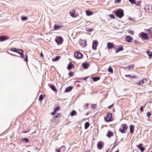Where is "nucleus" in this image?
Masks as SVG:
<instances>
[{
    "label": "nucleus",
    "mask_w": 152,
    "mask_h": 152,
    "mask_svg": "<svg viewBox=\"0 0 152 152\" xmlns=\"http://www.w3.org/2000/svg\"><path fill=\"white\" fill-rule=\"evenodd\" d=\"M115 13L117 17L121 18L124 16V11L122 9H119L116 10Z\"/></svg>",
    "instance_id": "1"
},
{
    "label": "nucleus",
    "mask_w": 152,
    "mask_h": 152,
    "mask_svg": "<svg viewBox=\"0 0 152 152\" xmlns=\"http://www.w3.org/2000/svg\"><path fill=\"white\" fill-rule=\"evenodd\" d=\"M104 119L106 121L109 122L113 121L112 115L111 113H108L106 116L104 118Z\"/></svg>",
    "instance_id": "2"
},
{
    "label": "nucleus",
    "mask_w": 152,
    "mask_h": 152,
    "mask_svg": "<svg viewBox=\"0 0 152 152\" xmlns=\"http://www.w3.org/2000/svg\"><path fill=\"white\" fill-rule=\"evenodd\" d=\"M122 129L120 128L119 129V130L121 133H124L126 132V131L128 128V126L126 124H124L122 125Z\"/></svg>",
    "instance_id": "3"
},
{
    "label": "nucleus",
    "mask_w": 152,
    "mask_h": 152,
    "mask_svg": "<svg viewBox=\"0 0 152 152\" xmlns=\"http://www.w3.org/2000/svg\"><path fill=\"white\" fill-rule=\"evenodd\" d=\"M74 56L77 59L81 58L83 56V54L79 51H77L75 52Z\"/></svg>",
    "instance_id": "4"
},
{
    "label": "nucleus",
    "mask_w": 152,
    "mask_h": 152,
    "mask_svg": "<svg viewBox=\"0 0 152 152\" xmlns=\"http://www.w3.org/2000/svg\"><path fill=\"white\" fill-rule=\"evenodd\" d=\"M107 48L108 49H110L112 48H115L114 44L113 43L110 42H108L107 44Z\"/></svg>",
    "instance_id": "5"
},
{
    "label": "nucleus",
    "mask_w": 152,
    "mask_h": 152,
    "mask_svg": "<svg viewBox=\"0 0 152 152\" xmlns=\"http://www.w3.org/2000/svg\"><path fill=\"white\" fill-rule=\"evenodd\" d=\"M63 39L62 37H58L56 39V42L58 45L61 44L62 42Z\"/></svg>",
    "instance_id": "6"
},
{
    "label": "nucleus",
    "mask_w": 152,
    "mask_h": 152,
    "mask_svg": "<svg viewBox=\"0 0 152 152\" xmlns=\"http://www.w3.org/2000/svg\"><path fill=\"white\" fill-rule=\"evenodd\" d=\"M98 44V42L97 41H93V45L92 46V48L94 50H96L97 46Z\"/></svg>",
    "instance_id": "7"
},
{
    "label": "nucleus",
    "mask_w": 152,
    "mask_h": 152,
    "mask_svg": "<svg viewBox=\"0 0 152 152\" xmlns=\"http://www.w3.org/2000/svg\"><path fill=\"white\" fill-rule=\"evenodd\" d=\"M125 40L129 42H131L133 40V37L130 36H127L125 37Z\"/></svg>",
    "instance_id": "8"
},
{
    "label": "nucleus",
    "mask_w": 152,
    "mask_h": 152,
    "mask_svg": "<svg viewBox=\"0 0 152 152\" xmlns=\"http://www.w3.org/2000/svg\"><path fill=\"white\" fill-rule=\"evenodd\" d=\"M142 144L141 143L137 146V147L141 151V152H143L145 150V148L142 146Z\"/></svg>",
    "instance_id": "9"
},
{
    "label": "nucleus",
    "mask_w": 152,
    "mask_h": 152,
    "mask_svg": "<svg viewBox=\"0 0 152 152\" xmlns=\"http://www.w3.org/2000/svg\"><path fill=\"white\" fill-rule=\"evenodd\" d=\"M89 65V64L86 62H84L82 64L83 66L85 69H87L88 68Z\"/></svg>",
    "instance_id": "10"
},
{
    "label": "nucleus",
    "mask_w": 152,
    "mask_h": 152,
    "mask_svg": "<svg viewBox=\"0 0 152 152\" xmlns=\"http://www.w3.org/2000/svg\"><path fill=\"white\" fill-rule=\"evenodd\" d=\"M141 36L144 39H147L148 38V34L144 32H142L141 34Z\"/></svg>",
    "instance_id": "11"
},
{
    "label": "nucleus",
    "mask_w": 152,
    "mask_h": 152,
    "mask_svg": "<svg viewBox=\"0 0 152 152\" xmlns=\"http://www.w3.org/2000/svg\"><path fill=\"white\" fill-rule=\"evenodd\" d=\"M8 39V37L7 36H2L0 37V41H3L7 39Z\"/></svg>",
    "instance_id": "12"
},
{
    "label": "nucleus",
    "mask_w": 152,
    "mask_h": 152,
    "mask_svg": "<svg viewBox=\"0 0 152 152\" xmlns=\"http://www.w3.org/2000/svg\"><path fill=\"white\" fill-rule=\"evenodd\" d=\"M116 51L115 52V53H117L118 52L124 50L123 46H121L119 48H116L115 49Z\"/></svg>",
    "instance_id": "13"
},
{
    "label": "nucleus",
    "mask_w": 152,
    "mask_h": 152,
    "mask_svg": "<svg viewBox=\"0 0 152 152\" xmlns=\"http://www.w3.org/2000/svg\"><path fill=\"white\" fill-rule=\"evenodd\" d=\"M97 145L99 149H101L103 146L102 142V141L99 142L97 143Z\"/></svg>",
    "instance_id": "14"
},
{
    "label": "nucleus",
    "mask_w": 152,
    "mask_h": 152,
    "mask_svg": "<svg viewBox=\"0 0 152 152\" xmlns=\"http://www.w3.org/2000/svg\"><path fill=\"white\" fill-rule=\"evenodd\" d=\"M80 44L82 46L85 47L87 45V43L86 41L81 40L80 42Z\"/></svg>",
    "instance_id": "15"
},
{
    "label": "nucleus",
    "mask_w": 152,
    "mask_h": 152,
    "mask_svg": "<svg viewBox=\"0 0 152 152\" xmlns=\"http://www.w3.org/2000/svg\"><path fill=\"white\" fill-rule=\"evenodd\" d=\"M73 87L72 86H70L67 87L65 90V92H68L70 91L72 89Z\"/></svg>",
    "instance_id": "16"
},
{
    "label": "nucleus",
    "mask_w": 152,
    "mask_h": 152,
    "mask_svg": "<svg viewBox=\"0 0 152 152\" xmlns=\"http://www.w3.org/2000/svg\"><path fill=\"white\" fill-rule=\"evenodd\" d=\"M134 126L132 125L130 126V131L131 134H133L134 132Z\"/></svg>",
    "instance_id": "17"
},
{
    "label": "nucleus",
    "mask_w": 152,
    "mask_h": 152,
    "mask_svg": "<svg viewBox=\"0 0 152 152\" xmlns=\"http://www.w3.org/2000/svg\"><path fill=\"white\" fill-rule=\"evenodd\" d=\"M74 66V65L72 64L71 62H70L68 65L67 69L69 70L70 69H72Z\"/></svg>",
    "instance_id": "18"
},
{
    "label": "nucleus",
    "mask_w": 152,
    "mask_h": 152,
    "mask_svg": "<svg viewBox=\"0 0 152 152\" xmlns=\"http://www.w3.org/2000/svg\"><path fill=\"white\" fill-rule=\"evenodd\" d=\"M146 53L148 55L149 58H152V52H151L149 50H148L147 51Z\"/></svg>",
    "instance_id": "19"
},
{
    "label": "nucleus",
    "mask_w": 152,
    "mask_h": 152,
    "mask_svg": "<svg viewBox=\"0 0 152 152\" xmlns=\"http://www.w3.org/2000/svg\"><path fill=\"white\" fill-rule=\"evenodd\" d=\"M91 79H93L94 82H96L99 80L100 79V77H91Z\"/></svg>",
    "instance_id": "20"
},
{
    "label": "nucleus",
    "mask_w": 152,
    "mask_h": 152,
    "mask_svg": "<svg viewBox=\"0 0 152 152\" xmlns=\"http://www.w3.org/2000/svg\"><path fill=\"white\" fill-rule=\"evenodd\" d=\"M62 27L61 26L57 25L56 24H55L54 26V29L56 30H58Z\"/></svg>",
    "instance_id": "21"
},
{
    "label": "nucleus",
    "mask_w": 152,
    "mask_h": 152,
    "mask_svg": "<svg viewBox=\"0 0 152 152\" xmlns=\"http://www.w3.org/2000/svg\"><path fill=\"white\" fill-rule=\"evenodd\" d=\"M113 135V132H111L110 131H108L107 134V136L109 137H111Z\"/></svg>",
    "instance_id": "22"
},
{
    "label": "nucleus",
    "mask_w": 152,
    "mask_h": 152,
    "mask_svg": "<svg viewBox=\"0 0 152 152\" xmlns=\"http://www.w3.org/2000/svg\"><path fill=\"white\" fill-rule=\"evenodd\" d=\"M50 88L53 91H54L55 92H56L57 91V90L56 88L53 85H51L50 86Z\"/></svg>",
    "instance_id": "23"
},
{
    "label": "nucleus",
    "mask_w": 152,
    "mask_h": 152,
    "mask_svg": "<svg viewBox=\"0 0 152 152\" xmlns=\"http://www.w3.org/2000/svg\"><path fill=\"white\" fill-rule=\"evenodd\" d=\"M17 52H16L19 53L20 55H21L23 53V51L22 49H17Z\"/></svg>",
    "instance_id": "24"
},
{
    "label": "nucleus",
    "mask_w": 152,
    "mask_h": 152,
    "mask_svg": "<svg viewBox=\"0 0 152 152\" xmlns=\"http://www.w3.org/2000/svg\"><path fill=\"white\" fill-rule=\"evenodd\" d=\"M86 13L87 16H90L93 14V13L89 10H86Z\"/></svg>",
    "instance_id": "25"
},
{
    "label": "nucleus",
    "mask_w": 152,
    "mask_h": 152,
    "mask_svg": "<svg viewBox=\"0 0 152 152\" xmlns=\"http://www.w3.org/2000/svg\"><path fill=\"white\" fill-rule=\"evenodd\" d=\"M60 58V56H56L55 57V58H53L52 59V60L53 61H57Z\"/></svg>",
    "instance_id": "26"
},
{
    "label": "nucleus",
    "mask_w": 152,
    "mask_h": 152,
    "mask_svg": "<svg viewBox=\"0 0 152 152\" xmlns=\"http://www.w3.org/2000/svg\"><path fill=\"white\" fill-rule=\"evenodd\" d=\"M84 126H85V129H87L89 126V122H86Z\"/></svg>",
    "instance_id": "27"
},
{
    "label": "nucleus",
    "mask_w": 152,
    "mask_h": 152,
    "mask_svg": "<svg viewBox=\"0 0 152 152\" xmlns=\"http://www.w3.org/2000/svg\"><path fill=\"white\" fill-rule=\"evenodd\" d=\"M125 76L126 77H128L130 79L131 78H135L136 77V76H131L130 75H126Z\"/></svg>",
    "instance_id": "28"
},
{
    "label": "nucleus",
    "mask_w": 152,
    "mask_h": 152,
    "mask_svg": "<svg viewBox=\"0 0 152 152\" xmlns=\"http://www.w3.org/2000/svg\"><path fill=\"white\" fill-rule=\"evenodd\" d=\"M75 10H72L70 12V14L73 17H75V15L74 14V13L75 12Z\"/></svg>",
    "instance_id": "29"
},
{
    "label": "nucleus",
    "mask_w": 152,
    "mask_h": 152,
    "mask_svg": "<svg viewBox=\"0 0 152 152\" xmlns=\"http://www.w3.org/2000/svg\"><path fill=\"white\" fill-rule=\"evenodd\" d=\"M77 113L76 111L75 110H73L71 113L70 114L71 116H73L75 115V114H76Z\"/></svg>",
    "instance_id": "30"
},
{
    "label": "nucleus",
    "mask_w": 152,
    "mask_h": 152,
    "mask_svg": "<svg viewBox=\"0 0 152 152\" xmlns=\"http://www.w3.org/2000/svg\"><path fill=\"white\" fill-rule=\"evenodd\" d=\"M44 98V96H43L42 94H41L39 96V101H42V100Z\"/></svg>",
    "instance_id": "31"
},
{
    "label": "nucleus",
    "mask_w": 152,
    "mask_h": 152,
    "mask_svg": "<svg viewBox=\"0 0 152 152\" xmlns=\"http://www.w3.org/2000/svg\"><path fill=\"white\" fill-rule=\"evenodd\" d=\"M60 109V107L59 106H57L54 109V111L55 112H56Z\"/></svg>",
    "instance_id": "32"
},
{
    "label": "nucleus",
    "mask_w": 152,
    "mask_h": 152,
    "mask_svg": "<svg viewBox=\"0 0 152 152\" xmlns=\"http://www.w3.org/2000/svg\"><path fill=\"white\" fill-rule=\"evenodd\" d=\"M21 19L23 21H25L28 18L26 16H23L21 18Z\"/></svg>",
    "instance_id": "33"
},
{
    "label": "nucleus",
    "mask_w": 152,
    "mask_h": 152,
    "mask_svg": "<svg viewBox=\"0 0 152 152\" xmlns=\"http://www.w3.org/2000/svg\"><path fill=\"white\" fill-rule=\"evenodd\" d=\"M137 83L138 85H142L143 84V82L141 80H139L137 82Z\"/></svg>",
    "instance_id": "34"
},
{
    "label": "nucleus",
    "mask_w": 152,
    "mask_h": 152,
    "mask_svg": "<svg viewBox=\"0 0 152 152\" xmlns=\"http://www.w3.org/2000/svg\"><path fill=\"white\" fill-rule=\"evenodd\" d=\"M22 141L23 142L24 141H25L26 142H28L29 141V140L27 138H24L22 140Z\"/></svg>",
    "instance_id": "35"
},
{
    "label": "nucleus",
    "mask_w": 152,
    "mask_h": 152,
    "mask_svg": "<svg viewBox=\"0 0 152 152\" xmlns=\"http://www.w3.org/2000/svg\"><path fill=\"white\" fill-rule=\"evenodd\" d=\"M11 50L14 52H17V49L15 48H12L11 49Z\"/></svg>",
    "instance_id": "36"
},
{
    "label": "nucleus",
    "mask_w": 152,
    "mask_h": 152,
    "mask_svg": "<svg viewBox=\"0 0 152 152\" xmlns=\"http://www.w3.org/2000/svg\"><path fill=\"white\" fill-rule=\"evenodd\" d=\"M108 71L109 72H111V73H112L113 72V69H112V68L110 67H109V68H108Z\"/></svg>",
    "instance_id": "37"
},
{
    "label": "nucleus",
    "mask_w": 152,
    "mask_h": 152,
    "mask_svg": "<svg viewBox=\"0 0 152 152\" xmlns=\"http://www.w3.org/2000/svg\"><path fill=\"white\" fill-rule=\"evenodd\" d=\"M129 33L132 35H133L134 34V32L133 31L130 30L128 31Z\"/></svg>",
    "instance_id": "38"
},
{
    "label": "nucleus",
    "mask_w": 152,
    "mask_h": 152,
    "mask_svg": "<svg viewBox=\"0 0 152 152\" xmlns=\"http://www.w3.org/2000/svg\"><path fill=\"white\" fill-rule=\"evenodd\" d=\"M145 104L144 105V106H142L141 107H140V111H143V107H145Z\"/></svg>",
    "instance_id": "39"
},
{
    "label": "nucleus",
    "mask_w": 152,
    "mask_h": 152,
    "mask_svg": "<svg viewBox=\"0 0 152 152\" xmlns=\"http://www.w3.org/2000/svg\"><path fill=\"white\" fill-rule=\"evenodd\" d=\"M74 73L73 72H70L69 74V75L70 77H72Z\"/></svg>",
    "instance_id": "40"
},
{
    "label": "nucleus",
    "mask_w": 152,
    "mask_h": 152,
    "mask_svg": "<svg viewBox=\"0 0 152 152\" xmlns=\"http://www.w3.org/2000/svg\"><path fill=\"white\" fill-rule=\"evenodd\" d=\"M129 1L132 4H136V2L135 1V0H129Z\"/></svg>",
    "instance_id": "41"
},
{
    "label": "nucleus",
    "mask_w": 152,
    "mask_h": 152,
    "mask_svg": "<svg viewBox=\"0 0 152 152\" xmlns=\"http://www.w3.org/2000/svg\"><path fill=\"white\" fill-rule=\"evenodd\" d=\"M109 16L110 17V18L112 19H115V17L113 15H109Z\"/></svg>",
    "instance_id": "42"
},
{
    "label": "nucleus",
    "mask_w": 152,
    "mask_h": 152,
    "mask_svg": "<svg viewBox=\"0 0 152 152\" xmlns=\"http://www.w3.org/2000/svg\"><path fill=\"white\" fill-rule=\"evenodd\" d=\"M95 105L94 104H92L91 105V108L92 109H93V110H94L96 108Z\"/></svg>",
    "instance_id": "43"
},
{
    "label": "nucleus",
    "mask_w": 152,
    "mask_h": 152,
    "mask_svg": "<svg viewBox=\"0 0 152 152\" xmlns=\"http://www.w3.org/2000/svg\"><path fill=\"white\" fill-rule=\"evenodd\" d=\"M89 77L88 76L86 77H83L82 78V80H84L86 81L87 79Z\"/></svg>",
    "instance_id": "44"
},
{
    "label": "nucleus",
    "mask_w": 152,
    "mask_h": 152,
    "mask_svg": "<svg viewBox=\"0 0 152 152\" xmlns=\"http://www.w3.org/2000/svg\"><path fill=\"white\" fill-rule=\"evenodd\" d=\"M151 115V113L150 112H148L147 113V116L148 118Z\"/></svg>",
    "instance_id": "45"
},
{
    "label": "nucleus",
    "mask_w": 152,
    "mask_h": 152,
    "mask_svg": "<svg viewBox=\"0 0 152 152\" xmlns=\"http://www.w3.org/2000/svg\"><path fill=\"white\" fill-rule=\"evenodd\" d=\"M89 104L88 103L86 104V105L84 106V109H87L88 107V106Z\"/></svg>",
    "instance_id": "46"
},
{
    "label": "nucleus",
    "mask_w": 152,
    "mask_h": 152,
    "mask_svg": "<svg viewBox=\"0 0 152 152\" xmlns=\"http://www.w3.org/2000/svg\"><path fill=\"white\" fill-rule=\"evenodd\" d=\"M93 30V29L92 28H90L88 29L87 30H86V31L88 32H90L92 31Z\"/></svg>",
    "instance_id": "47"
},
{
    "label": "nucleus",
    "mask_w": 152,
    "mask_h": 152,
    "mask_svg": "<svg viewBox=\"0 0 152 152\" xmlns=\"http://www.w3.org/2000/svg\"><path fill=\"white\" fill-rule=\"evenodd\" d=\"M148 32L152 33V28H151L148 30Z\"/></svg>",
    "instance_id": "48"
},
{
    "label": "nucleus",
    "mask_w": 152,
    "mask_h": 152,
    "mask_svg": "<svg viewBox=\"0 0 152 152\" xmlns=\"http://www.w3.org/2000/svg\"><path fill=\"white\" fill-rule=\"evenodd\" d=\"M121 0H115V3H120Z\"/></svg>",
    "instance_id": "49"
},
{
    "label": "nucleus",
    "mask_w": 152,
    "mask_h": 152,
    "mask_svg": "<svg viewBox=\"0 0 152 152\" xmlns=\"http://www.w3.org/2000/svg\"><path fill=\"white\" fill-rule=\"evenodd\" d=\"M24 60L25 61H26V62H27L28 61V56L27 55V54H26V57L24 59Z\"/></svg>",
    "instance_id": "50"
},
{
    "label": "nucleus",
    "mask_w": 152,
    "mask_h": 152,
    "mask_svg": "<svg viewBox=\"0 0 152 152\" xmlns=\"http://www.w3.org/2000/svg\"><path fill=\"white\" fill-rule=\"evenodd\" d=\"M134 43H135V44L136 45H137V44H138V43H139L140 42H139L137 40H134Z\"/></svg>",
    "instance_id": "51"
},
{
    "label": "nucleus",
    "mask_w": 152,
    "mask_h": 152,
    "mask_svg": "<svg viewBox=\"0 0 152 152\" xmlns=\"http://www.w3.org/2000/svg\"><path fill=\"white\" fill-rule=\"evenodd\" d=\"M113 105H114V104H113L111 105L108 106L107 108H108L109 109H110L111 108V107H112Z\"/></svg>",
    "instance_id": "52"
},
{
    "label": "nucleus",
    "mask_w": 152,
    "mask_h": 152,
    "mask_svg": "<svg viewBox=\"0 0 152 152\" xmlns=\"http://www.w3.org/2000/svg\"><path fill=\"white\" fill-rule=\"evenodd\" d=\"M141 81L143 82V84L145 82V81H147V80L146 79H144L142 80H141Z\"/></svg>",
    "instance_id": "53"
},
{
    "label": "nucleus",
    "mask_w": 152,
    "mask_h": 152,
    "mask_svg": "<svg viewBox=\"0 0 152 152\" xmlns=\"http://www.w3.org/2000/svg\"><path fill=\"white\" fill-rule=\"evenodd\" d=\"M62 148H63V150L64 151L65 150V147L64 146H62L60 148V149H61Z\"/></svg>",
    "instance_id": "54"
},
{
    "label": "nucleus",
    "mask_w": 152,
    "mask_h": 152,
    "mask_svg": "<svg viewBox=\"0 0 152 152\" xmlns=\"http://www.w3.org/2000/svg\"><path fill=\"white\" fill-rule=\"evenodd\" d=\"M131 66H133V65H132L130 66H127V68L129 69V70L131 68Z\"/></svg>",
    "instance_id": "55"
},
{
    "label": "nucleus",
    "mask_w": 152,
    "mask_h": 152,
    "mask_svg": "<svg viewBox=\"0 0 152 152\" xmlns=\"http://www.w3.org/2000/svg\"><path fill=\"white\" fill-rule=\"evenodd\" d=\"M56 112H55V111H54L53 112L51 113V115H54L56 114Z\"/></svg>",
    "instance_id": "56"
},
{
    "label": "nucleus",
    "mask_w": 152,
    "mask_h": 152,
    "mask_svg": "<svg viewBox=\"0 0 152 152\" xmlns=\"http://www.w3.org/2000/svg\"><path fill=\"white\" fill-rule=\"evenodd\" d=\"M21 56V57L22 58H23L24 57V56L23 54V53L21 55H20Z\"/></svg>",
    "instance_id": "57"
},
{
    "label": "nucleus",
    "mask_w": 152,
    "mask_h": 152,
    "mask_svg": "<svg viewBox=\"0 0 152 152\" xmlns=\"http://www.w3.org/2000/svg\"><path fill=\"white\" fill-rule=\"evenodd\" d=\"M60 148L59 149H57L56 150V151L57 152H60Z\"/></svg>",
    "instance_id": "58"
},
{
    "label": "nucleus",
    "mask_w": 152,
    "mask_h": 152,
    "mask_svg": "<svg viewBox=\"0 0 152 152\" xmlns=\"http://www.w3.org/2000/svg\"><path fill=\"white\" fill-rule=\"evenodd\" d=\"M140 3V1H138L137 2V4H136V5H137V6H139V5H140V4H139Z\"/></svg>",
    "instance_id": "59"
},
{
    "label": "nucleus",
    "mask_w": 152,
    "mask_h": 152,
    "mask_svg": "<svg viewBox=\"0 0 152 152\" xmlns=\"http://www.w3.org/2000/svg\"><path fill=\"white\" fill-rule=\"evenodd\" d=\"M128 19L129 20H133L134 19L132 18H128Z\"/></svg>",
    "instance_id": "60"
},
{
    "label": "nucleus",
    "mask_w": 152,
    "mask_h": 152,
    "mask_svg": "<svg viewBox=\"0 0 152 152\" xmlns=\"http://www.w3.org/2000/svg\"><path fill=\"white\" fill-rule=\"evenodd\" d=\"M40 56L41 57H43V55L42 53L40 54Z\"/></svg>",
    "instance_id": "61"
},
{
    "label": "nucleus",
    "mask_w": 152,
    "mask_h": 152,
    "mask_svg": "<svg viewBox=\"0 0 152 152\" xmlns=\"http://www.w3.org/2000/svg\"><path fill=\"white\" fill-rule=\"evenodd\" d=\"M57 115H58V117H60L61 116V114L60 113H58Z\"/></svg>",
    "instance_id": "62"
},
{
    "label": "nucleus",
    "mask_w": 152,
    "mask_h": 152,
    "mask_svg": "<svg viewBox=\"0 0 152 152\" xmlns=\"http://www.w3.org/2000/svg\"><path fill=\"white\" fill-rule=\"evenodd\" d=\"M29 130H27V131H26L24 132H23L24 133H28V132L29 131Z\"/></svg>",
    "instance_id": "63"
},
{
    "label": "nucleus",
    "mask_w": 152,
    "mask_h": 152,
    "mask_svg": "<svg viewBox=\"0 0 152 152\" xmlns=\"http://www.w3.org/2000/svg\"><path fill=\"white\" fill-rule=\"evenodd\" d=\"M56 118H55L54 117V118H53L52 120H54V121H56Z\"/></svg>",
    "instance_id": "64"
}]
</instances>
